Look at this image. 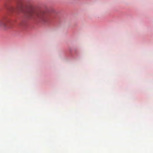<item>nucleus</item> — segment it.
I'll return each mask as SVG.
<instances>
[{"label": "nucleus", "instance_id": "f257e3e1", "mask_svg": "<svg viewBox=\"0 0 153 153\" xmlns=\"http://www.w3.org/2000/svg\"><path fill=\"white\" fill-rule=\"evenodd\" d=\"M29 8L30 9L27 12L26 14L27 17L38 19L44 22H47V18L43 13L36 11L32 6L30 5L29 7H27L20 1L17 4L16 7H11L10 10L12 12H23L25 9H29Z\"/></svg>", "mask_w": 153, "mask_h": 153}, {"label": "nucleus", "instance_id": "f03ea898", "mask_svg": "<svg viewBox=\"0 0 153 153\" xmlns=\"http://www.w3.org/2000/svg\"><path fill=\"white\" fill-rule=\"evenodd\" d=\"M9 22V19L6 18L0 19V27H6Z\"/></svg>", "mask_w": 153, "mask_h": 153}]
</instances>
